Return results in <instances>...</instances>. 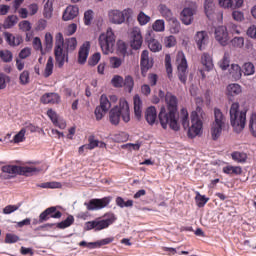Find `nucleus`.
<instances>
[{
    "mask_svg": "<svg viewBox=\"0 0 256 256\" xmlns=\"http://www.w3.org/2000/svg\"><path fill=\"white\" fill-rule=\"evenodd\" d=\"M167 109L162 107L159 114V122L162 128L167 129L170 127L172 131H179L181 126L179 125V119L183 129H188L187 135L189 139H195L201 129H203V119H205V112L203 108L197 106L195 111L191 113V126L189 127V112L186 108H182L180 115L178 111V100L177 97L171 93H167L165 96Z\"/></svg>",
    "mask_w": 256,
    "mask_h": 256,
    "instance_id": "obj_1",
    "label": "nucleus"
},
{
    "mask_svg": "<svg viewBox=\"0 0 256 256\" xmlns=\"http://www.w3.org/2000/svg\"><path fill=\"white\" fill-rule=\"evenodd\" d=\"M77 49V38H64L63 33L58 32L55 36L54 57L56 67L62 69L65 61H69V53H73Z\"/></svg>",
    "mask_w": 256,
    "mask_h": 256,
    "instance_id": "obj_2",
    "label": "nucleus"
},
{
    "mask_svg": "<svg viewBox=\"0 0 256 256\" xmlns=\"http://www.w3.org/2000/svg\"><path fill=\"white\" fill-rule=\"evenodd\" d=\"M121 118L124 123H129V121H131L129 103L125 99H120L119 106H115L109 112V121L111 125H119Z\"/></svg>",
    "mask_w": 256,
    "mask_h": 256,
    "instance_id": "obj_3",
    "label": "nucleus"
},
{
    "mask_svg": "<svg viewBox=\"0 0 256 256\" xmlns=\"http://www.w3.org/2000/svg\"><path fill=\"white\" fill-rule=\"evenodd\" d=\"M230 123L235 133H241L247 123V112L239 111V103L234 102L230 107Z\"/></svg>",
    "mask_w": 256,
    "mask_h": 256,
    "instance_id": "obj_4",
    "label": "nucleus"
},
{
    "mask_svg": "<svg viewBox=\"0 0 256 256\" xmlns=\"http://www.w3.org/2000/svg\"><path fill=\"white\" fill-rule=\"evenodd\" d=\"M37 171L39 169L33 166L6 165L2 167L1 179H13L16 175H29Z\"/></svg>",
    "mask_w": 256,
    "mask_h": 256,
    "instance_id": "obj_5",
    "label": "nucleus"
},
{
    "mask_svg": "<svg viewBox=\"0 0 256 256\" xmlns=\"http://www.w3.org/2000/svg\"><path fill=\"white\" fill-rule=\"evenodd\" d=\"M98 43L104 55L113 53L115 48V33L113 29L108 28L106 32L100 34Z\"/></svg>",
    "mask_w": 256,
    "mask_h": 256,
    "instance_id": "obj_6",
    "label": "nucleus"
},
{
    "mask_svg": "<svg viewBox=\"0 0 256 256\" xmlns=\"http://www.w3.org/2000/svg\"><path fill=\"white\" fill-rule=\"evenodd\" d=\"M225 115L219 108L214 109V122L211 125L210 133L213 141H217L219 137H221V133H223V127H225Z\"/></svg>",
    "mask_w": 256,
    "mask_h": 256,
    "instance_id": "obj_7",
    "label": "nucleus"
},
{
    "mask_svg": "<svg viewBox=\"0 0 256 256\" xmlns=\"http://www.w3.org/2000/svg\"><path fill=\"white\" fill-rule=\"evenodd\" d=\"M133 15V10L131 8L125 9L124 11L112 10L109 12V19L111 23L115 25H121V23H125V19H131Z\"/></svg>",
    "mask_w": 256,
    "mask_h": 256,
    "instance_id": "obj_8",
    "label": "nucleus"
},
{
    "mask_svg": "<svg viewBox=\"0 0 256 256\" xmlns=\"http://www.w3.org/2000/svg\"><path fill=\"white\" fill-rule=\"evenodd\" d=\"M177 70H178V79L185 85L187 83V69H188V64H187V58H185V54H179L177 56Z\"/></svg>",
    "mask_w": 256,
    "mask_h": 256,
    "instance_id": "obj_9",
    "label": "nucleus"
},
{
    "mask_svg": "<svg viewBox=\"0 0 256 256\" xmlns=\"http://www.w3.org/2000/svg\"><path fill=\"white\" fill-rule=\"evenodd\" d=\"M109 203H111V198L104 197L91 199L89 202H85L84 205L88 211H98L99 209H105Z\"/></svg>",
    "mask_w": 256,
    "mask_h": 256,
    "instance_id": "obj_10",
    "label": "nucleus"
},
{
    "mask_svg": "<svg viewBox=\"0 0 256 256\" xmlns=\"http://www.w3.org/2000/svg\"><path fill=\"white\" fill-rule=\"evenodd\" d=\"M61 217H63V213L58 211L57 207L51 206L39 215V223H45V221H49L50 219H61Z\"/></svg>",
    "mask_w": 256,
    "mask_h": 256,
    "instance_id": "obj_11",
    "label": "nucleus"
},
{
    "mask_svg": "<svg viewBox=\"0 0 256 256\" xmlns=\"http://www.w3.org/2000/svg\"><path fill=\"white\" fill-rule=\"evenodd\" d=\"M154 65L153 58H149V51L144 50L140 58V69L142 77H147V72L152 69Z\"/></svg>",
    "mask_w": 256,
    "mask_h": 256,
    "instance_id": "obj_12",
    "label": "nucleus"
},
{
    "mask_svg": "<svg viewBox=\"0 0 256 256\" xmlns=\"http://www.w3.org/2000/svg\"><path fill=\"white\" fill-rule=\"evenodd\" d=\"M214 37L216 41L223 47L229 43V32L227 31V27L225 26H218L215 29Z\"/></svg>",
    "mask_w": 256,
    "mask_h": 256,
    "instance_id": "obj_13",
    "label": "nucleus"
},
{
    "mask_svg": "<svg viewBox=\"0 0 256 256\" xmlns=\"http://www.w3.org/2000/svg\"><path fill=\"white\" fill-rule=\"evenodd\" d=\"M117 218H115V214H108L106 218L103 220H95V231H102V229H107L109 225H113Z\"/></svg>",
    "mask_w": 256,
    "mask_h": 256,
    "instance_id": "obj_14",
    "label": "nucleus"
},
{
    "mask_svg": "<svg viewBox=\"0 0 256 256\" xmlns=\"http://www.w3.org/2000/svg\"><path fill=\"white\" fill-rule=\"evenodd\" d=\"M146 41L152 53H159V51L163 49V46L161 45L159 40L153 38V31L148 32V35H146Z\"/></svg>",
    "mask_w": 256,
    "mask_h": 256,
    "instance_id": "obj_15",
    "label": "nucleus"
},
{
    "mask_svg": "<svg viewBox=\"0 0 256 256\" xmlns=\"http://www.w3.org/2000/svg\"><path fill=\"white\" fill-rule=\"evenodd\" d=\"M91 49V43L85 42L79 49L78 52V63L80 65H85L87 63V58L89 57V51Z\"/></svg>",
    "mask_w": 256,
    "mask_h": 256,
    "instance_id": "obj_16",
    "label": "nucleus"
},
{
    "mask_svg": "<svg viewBox=\"0 0 256 256\" xmlns=\"http://www.w3.org/2000/svg\"><path fill=\"white\" fill-rule=\"evenodd\" d=\"M44 105H57L61 102V96L57 93H45L40 99Z\"/></svg>",
    "mask_w": 256,
    "mask_h": 256,
    "instance_id": "obj_17",
    "label": "nucleus"
},
{
    "mask_svg": "<svg viewBox=\"0 0 256 256\" xmlns=\"http://www.w3.org/2000/svg\"><path fill=\"white\" fill-rule=\"evenodd\" d=\"M196 45L200 51H203L205 45H207L209 41V35L207 34V31H199L194 36Z\"/></svg>",
    "mask_w": 256,
    "mask_h": 256,
    "instance_id": "obj_18",
    "label": "nucleus"
},
{
    "mask_svg": "<svg viewBox=\"0 0 256 256\" xmlns=\"http://www.w3.org/2000/svg\"><path fill=\"white\" fill-rule=\"evenodd\" d=\"M130 45L132 49H135L136 51L141 49V46L143 45V36L141 35V30L134 29L132 31V40Z\"/></svg>",
    "mask_w": 256,
    "mask_h": 256,
    "instance_id": "obj_19",
    "label": "nucleus"
},
{
    "mask_svg": "<svg viewBox=\"0 0 256 256\" xmlns=\"http://www.w3.org/2000/svg\"><path fill=\"white\" fill-rule=\"evenodd\" d=\"M79 15V7L77 5L68 6L62 16L63 21H71Z\"/></svg>",
    "mask_w": 256,
    "mask_h": 256,
    "instance_id": "obj_20",
    "label": "nucleus"
},
{
    "mask_svg": "<svg viewBox=\"0 0 256 256\" xmlns=\"http://www.w3.org/2000/svg\"><path fill=\"white\" fill-rule=\"evenodd\" d=\"M220 7L224 9H239L243 7V0H218Z\"/></svg>",
    "mask_w": 256,
    "mask_h": 256,
    "instance_id": "obj_21",
    "label": "nucleus"
},
{
    "mask_svg": "<svg viewBox=\"0 0 256 256\" xmlns=\"http://www.w3.org/2000/svg\"><path fill=\"white\" fill-rule=\"evenodd\" d=\"M193 15H195L193 8H184L181 12L182 23L184 25H191L193 23Z\"/></svg>",
    "mask_w": 256,
    "mask_h": 256,
    "instance_id": "obj_22",
    "label": "nucleus"
},
{
    "mask_svg": "<svg viewBox=\"0 0 256 256\" xmlns=\"http://www.w3.org/2000/svg\"><path fill=\"white\" fill-rule=\"evenodd\" d=\"M4 37L10 47H19V45L23 43V38L21 36H14L9 32H4Z\"/></svg>",
    "mask_w": 256,
    "mask_h": 256,
    "instance_id": "obj_23",
    "label": "nucleus"
},
{
    "mask_svg": "<svg viewBox=\"0 0 256 256\" xmlns=\"http://www.w3.org/2000/svg\"><path fill=\"white\" fill-rule=\"evenodd\" d=\"M229 76L233 81H239L243 77V69L239 64H232L229 69Z\"/></svg>",
    "mask_w": 256,
    "mask_h": 256,
    "instance_id": "obj_24",
    "label": "nucleus"
},
{
    "mask_svg": "<svg viewBox=\"0 0 256 256\" xmlns=\"http://www.w3.org/2000/svg\"><path fill=\"white\" fill-rule=\"evenodd\" d=\"M145 119L148 125H155V121H157V109L154 106H150L146 109Z\"/></svg>",
    "mask_w": 256,
    "mask_h": 256,
    "instance_id": "obj_25",
    "label": "nucleus"
},
{
    "mask_svg": "<svg viewBox=\"0 0 256 256\" xmlns=\"http://www.w3.org/2000/svg\"><path fill=\"white\" fill-rule=\"evenodd\" d=\"M134 101V113L137 119H141V115L143 111L141 110L143 107V102L141 101V97L139 95H135L133 98Z\"/></svg>",
    "mask_w": 256,
    "mask_h": 256,
    "instance_id": "obj_26",
    "label": "nucleus"
},
{
    "mask_svg": "<svg viewBox=\"0 0 256 256\" xmlns=\"http://www.w3.org/2000/svg\"><path fill=\"white\" fill-rule=\"evenodd\" d=\"M231 158L236 163H247V153L234 151L231 153Z\"/></svg>",
    "mask_w": 256,
    "mask_h": 256,
    "instance_id": "obj_27",
    "label": "nucleus"
},
{
    "mask_svg": "<svg viewBox=\"0 0 256 256\" xmlns=\"http://www.w3.org/2000/svg\"><path fill=\"white\" fill-rule=\"evenodd\" d=\"M202 65L205 67L206 71H211L213 69V58H211V55L204 53L201 57Z\"/></svg>",
    "mask_w": 256,
    "mask_h": 256,
    "instance_id": "obj_28",
    "label": "nucleus"
},
{
    "mask_svg": "<svg viewBox=\"0 0 256 256\" xmlns=\"http://www.w3.org/2000/svg\"><path fill=\"white\" fill-rule=\"evenodd\" d=\"M243 89L241 88V85L239 84H229L227 86V93L230 95V97H235L237 95H240L242 93Z\"/></svg>",
    "mask_w": 256,
    "mask_h": 256,
    "instance_id": "obj_29",
    "label": "nucleus"
},
{
    "mask_svg": "<svg viewBox=\"0 0 256 256\" xmlns=\"http://www.w3.org/2000/svg\"><path fill=\"white\" fill-rule=\"evenodd\" d=\"M223 173L226 175H241L243 173V169L241 166H225L223 168Z\"/></svg>",
    "mask_w": 256,
    "mask_h": 256,
    "instance_id": "obj_30",
    "label": "nucleus"
},
{
    "mask_svg": "<svg viewBox=\"0 0 256 256\" xmlns=\"http://www.w3.org/2000/svg\"><path fill=\"white\" fill-rule=\"evenodd\" d=\"M53 3H55V0H47L44 5L43 15L46 19H51L53 15Z\"/></svg>",
    "mask_w": 256,
    "mask_h": 256,
    "instance_id": "obj_31",
    "label": "nucleus"
},
{
    "mask_svg": "<svg viewBox=\"0 0 256 256\" xmlns=\"http://www.w3.org/2000/svg\"><path fill=\"white\" fill-rule=\"evenodd\" d=\"M17 23H19V17L10 15L4 21V29H11L12 27H15Z\"/></svg>",
    "mask_w": 256,
    "mask_h": 256,
    "instance_id": "obj_32",
    "label": "nucleus"
},
{
    "mask_svg": "<svg viewBox=\"0 0 256 256\" xmlns=\"http://www.w3.org/2000/svg\"><path fill=\"white\" fill-rule=\"evenodd\" d=\"M37 187H40V189H61L63 187V184L61 182H44L41 184H37Z\"/></svg>",
    "mask_w": 256,
    "mask_h": 256,
    "instance_id": "obj_33",
    "label": "nucleus"
},
{
    "mask_svg": "<svg viewBox=\"0 0 256 256\" xmlns=\"http://www.w3.org/2000/svg\"><path fill=\"white\" fill-rule=\"evenodd\" d=\"M204 11L206 13V17L208 18L215 13V4L213 3V0H205Z\"/></svg>",
    "mask_w": 256,
    "mask_h": 256,
    "instance_id": "obj_34",
    "label": "nucleus"
},
{
    "mask_svg": "<svg viewBox=\"0 0 256 256\" xmlns=\"http://www.w3.org/2000/svg\"><path fill=\"white\" fill-rule=\"evenodd\" d=\"M75 223V218L72 215H69L65 220L56 224L58 229H67V227H71Z\"/></svg>",
    "mask_w": 256,
    "mask_h": 256,
    "instance_id": "obj_35",
    "label": "nucleus"
},
{
    "mask_svg": "<svg viewBox=\"0 0 256 256\" xmlns=\"http://www.w3.org/2000/svg\"><path fill=\"white\" fill-rule=\"evenodd\" d=\"M53 57H49L45 66L44 74L43 76L47 79L48 77H51L53 75Z\"/></svg>",
    "mask_w": 256,
    "mask_h": 256,
    "instance_id": "obj_36",
    "label": "nucleus"
},
{
    "mask_svg": "<svg viewBox=\"0 0 256 256\" xmlns=\"http://www.w3.org/2000/svg\"><path fill=\"white\" fill-rule=\"evenodd\" d=\"M165 67H166V73L168 75V78L173 79V66L171 65V55L166 54L165 55Z\"/></svg>",
    "mask_w": 256,
    "mask_h": 256,
    "instance_id": "obj_37",
    "label": "nucleus"
},
{
    "mask_svg": "<svg viewBox=\"0 0 256 256\" xmlns=\"http://www.w3.org/2000/svg\"><path fill=\"white\" fill-rule=\"evenodd\" d=\"M103 109V111H109L111 109V101L107 95L102 94L100 97V105L98 106Z\"/></svg>",
    "mask_w": 256,
    "mask_h": 256,
    "instance_id": "obj_38",
    "label": "nucleus"
},
{
    "mask_svg": "<svg viewBox=\"0 0 256 256\" xmlns=\"http://www.w3.org/2000/svg\"><path fill=\"white\" fill-rule=\"evenodd\" d=\"M109 243H113V238H104L96 242H89V247H94V249H98L99 247H103V245H109Z\"/></svg>",
    "mask_w": 256,
    "mask_h": 256,
    "instance_id": "obj_39",
    "label": "nucleus"
},
{
    "mask_svg": "<svg viewBox=\"0 0 256 256\" xmlns=\"http://www.w3.org/2000/svg\"><path fill=\"white\" fill-rule=\"evenodd\" d=\"M0 59L3 63H11L13 61V52L10 50H0Z\"/></svg>",
    "mask_w": 256,
    "mask_h": 256,
    "instance_id": "obj_40",
    "label": "nucleus"
},
{
    "mask_svg": "<svg viewBox=\"0 0 256 256\" xmlns=\"http://www.w3.org/2000/svg\"><path fill=\"white\" fill-rule=\"evenodd\" d=\"M242 69H243L244 75L246 76L255 75V65H253V63L251 62L244 63L242 66Z\"/></svg>",
    "mask_w": 256,
    "mask_h": 256,
    "instance_id": "obj_41",
    "label": "nucleus"
},
{
    "mask_svg": "<svg viewBox=\"0 0 256 256\" xmlns=\"http://www.w3.org/2000/svg\"><path fill=\"white\" fill-rule=\"evenodd\" d=\"M160 13H161L162 17L167 19V21H170L171 19L174 18L173 12H171V9L167 8L164 4L160 5Z\"/></svg>",
    "mask_w": 256,
    "mask_h": 256,
    "instance_id": "obj_42",
    "label": "nucleus"
},
{
    "mask_svg": "<svg viewBox=\"0 0 256 256\" xmlns=\"http://www.w3.org/2000/svg\"><path fill=\"white\" fill-rule=\"evenodd\" d=\"M123 85L125 89H127L128 93H131V91H133V87H135V81L133 80V77L130 75L126 76Z\"/></svg>",
    "mask_w": 256,
    "mask_h": 256,
    "instance_id": "obj_43",
    "label": "nucleus"
},
{
    "mask_svg": "<svg viewBox=\"0 0 256 256\" xmlns=\"http://www.w3.org/2000/svg\"><path fill=\"white\" fill-rule=\"evenodd\" d=\"M152 29L157 33L165 31V21L161 19L156 20L152 25Z\"/></svg>",
    "mask_w": 256,
    "mask_h": 256,
    "instance_id": "obj_44",
    "label": "nucleus"
},
{
    "mask_svg": "<svg viewBox=\"0 0 256 256\" xmlns=\"http://www.w3.org/2000/svg\"><path fill=\"white\" fill-rule=\"evenodd\" d=\"M116 205L118 207H120L121 209H123V207H133V200H127L125 202V200L123 199V197L118 196L116 198Z\"/></svg>",
    "mask_w": 256,
    "mask_h": 256,
    "instance_id": "obj_45",
    "label": "nucleus"
},
{
    "mask_svg": "<svg viewBox=\"0 0 256 256\" xmlns=\"http://www.w3.org/2000/svg\"><path fill=\"white\" fill-rule=\"evenodd\" d=\"M25 133H27V130L25 128H22L13 138L12 143H23L25 141Z\"/></svg>",
    "mask_w": 256,
    "mask_h": 256,
    "instance_id": "obj_46",
    "label": "nucleus"
},
{
    "mask_svg": "<svg viewBox=\"0 0 256 256\" xmlns=\"http://www.w3.org/2000/svg\"><path fill=\"white\" fill-rule=\"evenodd\" d=\"M170 21V31L171 33H179L181 31V23L177 21V18H171Z\"/></svg>",
    "mask_w": 256,
    "mask_h": 256,
    "instance_id": "obj_47",
    "label": "nucleus"
},
{
    "mask_svg": "<svg viewBox=\"0 0 256 256\" xmlns=\"http://www.w3.org/2000/svg\"><path fill=\"white\" fill-rule=\"evenodd\" d=\"M20 85H29L30 73L28 70H24L19 76Z\"/></svg>",
    "mask_w": 256,
    "mask_h": 256,
    "instance_id": "obj_48",
    "label": "nucleus"
},
{
    "mask_svg": "<svg viewBox=\"0 0 256 256\" xmlns=\"http://www.w3.org/2000/svg\"><path fill=\"white\" fill-rule=\"evenodd\" d=\"M101 61V53L96 52L88 59V65L90 67H95Z\"/></svg>",
    "mask_w": 256,
    "mask_h": 256,
    "instance_id": "obj_49",
    "label": "nucleus"
},
{
    "mask_svg": "<svg viewBox=\"0 0 256 256\" xmlns=\"http://www.w3.org/2000/svg\"><path fill=\"white\" fill-rule=\"evenodd\" d=\"M164 45L168 49H171V47H175V45H177V39L173 35L166 36L164 38Z\"/></svg>",
    "mask_w": 256,
    "mask_h": 256,
    "instance_id": "obj_50",
    "label": "nucleus"
},
{
    "mask_svg": "<svg viewBox=\"0 0 256 256\" xmlns=\"http://www.w3.org/2000/svg\"><path fill=\"white\" fill-rule=\"evenodd\" d=\"M232 47H235L236 49H241L245 45V38L243 37H234L231 40Z\"/></svg>",
    "mask_w": 256,
    "mask_h": 256,
    "instance_id": "obj_51",
    "label": "nucleus"
},
{
    "mask_svg": "<svg viewBox=\"0 0 256 256\" xmlns=\"http://www.w3.org/2000/svg\"><path fill=\"white\" fill-rule=\"evenodd\" d=\"M229 63H231V61L229 60V54L225 53L223 58L219 62L220 69H222V71H227Z\"/></svg>",
    "mask_w": 256,
    "mask_h": 256,
    "instance_id": "obj_52",
    "label": "nucleus"
},
{
    "mask_svg": "<svg viewBox=\"0 0 256 256\" xmlns=\"http://www.w3.org/2000/svg\"><path fill=\"white\" fill-rule=\"evenodd\" d=\"M117 51L120 53V55L125 57V55H127V43H125L123 40H119L117 42Z\"/></svg>",
    "mask_w": 256,
    "mask_h": 256,
    "instance_id": "obj_53",
    "label": "nucleus"
},
{
    "mask_svg": "<svg viewBox=\"0 0 256 256\" xmlns=\"http://www.w3.org/2000/svg\"><path fill=\"white\" fill-rule=\"evenodd\" d=\"M9 81H11V78L7 74L0 73V91L7 89Z\"/></svg>",
    "mask_w": 256,
    "mask_h": 256,
    "instance_id": "obj_54",
    "label": "nucleus"
},
{
    "mask_svg": "<svg viewBox=\"0 0 256 256\" xmlns=\"http://www.w3.org/2000/svg\"><path fill=\"white\" fill-rule=\"evenodd\" d=\"M111 83H112L113 87H116L117 89H119V88L123 87V83H124L123 77L120 75H115L112 78Z\"/></svg>",
    "mask_w": 256,
    "mask_h": 256,
    "instance_id": "obj_55",
    "label": "nucleus"
},
{
    "mask_svg": "<svg viewBox=\"0 0 256 256\" xmlns=\"http://www.w3.org/2000/svg\"><path fill=\"white\" fill-rule=\"evenodd\" d=\"M137 21L140 25H147L149 21H151V17H149L147 14L144 12H140L137 17Z\"/></svg>",
    "mask_w": 256,
    "mask_h": 256,
    "instance_id": "obj_56",
    "label": "nucleus"
},
{
    "mask_svg": "<svg viewBox=\"0 0 256 256\" xmlns=\"http://www.w3.org/2000/svg\"><path fill=\"white\" fill-rule=\"evenodd\" d=\"M19 241V236L12 233H7L5 236L4 243H7L8 245H11L13 243H17Z\"/></svg>",
    "mask_w": 256,
    "mask_h": 256,
    "instance_id": "obj_57",
    "label": "nucleus"
},
{
    "mask_svg": "<svg viewBox=\"0 0 256 256\" xmlns=\"http://www.w3.org/2000/svg\"><path fill=\"white\" fill-rule=\"evenodd\" d=\"M107 113V110H103V108H101V106H97L94 110V115L96 117V121H101V119H103V117H105Z\"/></svg>",
    "mask_w": 256,
    "mask_h": 256,
    "instance_id": "obj_58",
    "label": "nucleus"
},
{
    "mask_svg": "<svg viewBox=\"0 0 256 256\" xmlns=\"http://www.w3.org/2000/svg\"><path fill=\"white\" fill-rule=\"evenodd\" d=\"M196 205L198 207H205V205H207V202L209 201V198L201 195V194H198L196 197Z\"/></svg>",
    "mask_w": 256,
    "mask_h": 256,
    "instance_id": "obj_59",
    "label": "nucleus"
},
{
    "mask_svg": "<svg viewBox=\"0 0 256 256\" xmlns=\"http://www.w3.org/2000/svg\"><path fill=\"white\" fill-rule=\"evenodd\" d=\"M249 129L253 137H256V114H252L249 121Z\"/></svg>",
    "mask_w": 256,
    "mask_h": 256,
    "instance_id": "obj_60",
    "label": "nucleus"
},
{
    "mask_svg": "<svg viewBox=\"0 0 256 256\" xmlns=\"http://www.w3.org/2000/svg\"><path fill=\"white\" fill-rule=\"evenodd\" d=\"M45 47L46 49H53V34L52 33H46L45 39H44Z\"/></svg>",
    "mask_w": 256,
    "mask_h": 256,
    "instance_id": "obj_61",
    "label": "nucleus"
},
{
    "mask_svg": "<svg viewBox=\"0 0 256 256\" xmlns=\"http://www.w3.org/2000/svg\"><path fill=\"white\" fill-rule=\"evenodd\" d=\"M110 65L112 69H119V67L123 65V60H121L119 57H111Z\"/></svg>",
    "mask_w": 256,
    "mask_h": 256,
    "instance_id": "obj_62",
    "label": "nucleus"
},
{
    "mask_svg": "<svg viewBox=\"0 0 256 256\" xmlns=\"http://www.w3.org/2000/svg\"><path fill=\"white\" fill-rule=\"evenodd\" d=\"M18 27L21 31H24L25 33H27L31 31V22H29L28 20L21 21L18 24Z\"/></svg>",
    "mask_w": 256,
    "mask_h": 256,
    "instance_id": "obj_63",
    "label": "nucleus"
},
{
    "mask_svg": "<svg viewBox=\"0 0 256 256\" xmlns=\"http://www.w3.org/2000/svg\"><path fill=\"white\" fill-rule=\"evenodd\" d=\"M93 21V10H88L84 13V23L85 25H91Z\"/></svg>",
    "mask_w": 256,
    "mask_h": 256,
    "instance_id": "obj_64",
    "label": "nucleus"
}]
</instances>
